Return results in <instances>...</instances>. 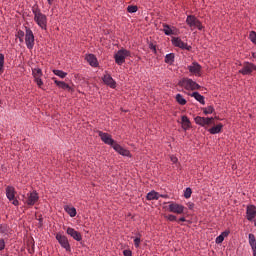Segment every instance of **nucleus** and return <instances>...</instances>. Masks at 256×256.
Instances as JSON below:
<instances>
[{
	"mask_svg": "<svg viewBox=\"0 0 256 256\" xmlns=\"http://www.w3.org/2000/svg\"><path fill=\"white\" fill-rule=\"evenodd\" d=\"M222 241H225V238L220 234V235L216 238V243H217V245L221 244Z\"/></svg>",
	"mask_w": 256,
	"mask_h": 256,
	"instance_id": "obj_39",
	"label": "nucleus"
},
{
	"mask_svg": "<svg viewBox=\"0 0 256 256\" xmlns=\"http://www.w3.org/2000/svg\"><path fill=\"white\" fill-rule=\"evenodd\" d=\"M195 123H197V125H201L202 127H205V125H211V123H213V117L205 118V117L197 116L195 118Z\"/></svg>",
	"mask_w": 256,
	"mask_h": 256,
	"instance_id": "obj_15",
	"label": "nucleus"
},
{
	"mask_svg": "<svg viewBox=\"0 0 256 256\" xmlns=\"http://www.w3.org/2000/svg\"><path fill=\"white\" fill-rule=\"evenodd\" d=\"M20 43H23V38H19Z\"/></svg>",
	"mask_w": 256,
	"mask_h": 256,
	"instance_id": "obj_50",
	"label": "nucleus"
},
{
	"mask_svg": "<svg viewBox=\"0 0 256 256\" xmlns=\"http://www.w3.org/2000/svg\"><path fill=\"white\" fill-rule=\"evenodd\" d=\"M25 43L27 49H33L35 47V35H33V31L30 30L29 28H26V33H25Z\"/></svg>",
	"mask_w": 256,
	"mask_h": 256,
	"instance_id": "obj_6",
	"label": "nucleus"
},
{
	"mask_svg": "<svg viewBox=\"0 0 256 256\" xmlns=\"http://www.w3.org/2000/svg\"><path fill=\"white\" fill-rule=\"evenodd\" d=\"M192 193H193V191L191 190V188H186L185 191H184V197H185V199H190Z\"/></svg>",
	"mask_w": 256,
	"mask_h": 256,
	"instance_id": "obj_34",
	"label": "nucleus"
},
{
	"mask_svg": "<svg viewBox=\"0 0 256 256\" xmlns=\"http://www.w3.org/2000/svg\"><path fill=\"white\" fill-rule=\"evenodd\" d=\"M130 55H131V52H129V50L120 49V50L114 55L115 63H116L117 65H123V63H125V59H127V57H129Z\"/></svg>",
	"mask_w": 256,
	"mask_h": 256,
	"instance_id": "obj_3",
	"label": "nucleus"
},
{
	"mask_svg": "<svg viewBox=\"0 0 256 256\" xmlns=\"http://www.w3.org/2000/svg\"><path fill=\"white\" fill-rule=\"evenodd\" d=\"M34 81L38 85V87H43V80H41V78H34Z\"/></svg>",
	"mask_w": 256,
	"mask_h": 256,
	"instance_id": "obj_38",
	"label": "nucleus"
},
{
	"mask_svg": "<svg viewBox=\"0 0 256 256\" xmlns=\"http://www.w3.org/2000/svg\"><path fill=\"white\" fill-rule=\"evenodd\" d=\"M177 103L179 105H187V100H185V98L183 97V95L181 94H177L176 97H175Z\"/></svg>",
	"mask_w": 256,
	"mask_h": 256,
	"instance_id": "obj_30",
	"label": "nucleus"
},
{
	"mask_svg": "<svg viewBox=\"0 0 256 256\" xmlns=\"http://www.w3.org/2000/svg\"><path fill=\"white\" fill-rule=\"evenodd\" d=\"M162 31L163 33H165V35H168L169 37H173V35H179V29H177V27L175 26H171L168 24H163Z\"/></svg>",
	"mask_w": 256,
	"mask_h": 256,
	"instance_id": "obj_11",
	"label": "nucleus"
},
{
	"mask_svg": "<svg viewBox=\"0 0 256 256\" xmlns=\"http://www.w3.org/2000/svg\"><path fill=\"white\" fill-rule=\"evenodd\" d=\"M221 129H223V124H218L210 128L209 133H211V135H217V133H221Z\"/></svg>",
	"mask_w": 256,
	"mask_h": 256,
	"instance_id": "obj_24",
	"label": "nucleus"
},
{
	"mask_svg": "<svg viewBox=\"0 0 256 256\" xmlns=\"http://www.w3.org/2000/svg\"><path fill=\"white\" fill-rule=\"evenodd\" d=\"M5 249V240L0 239V251H3Z\"/></svg>",
	"mask_w": 256,
	"mask_h": 256,
	"instance_id": "obj_42",
	"label": "nucleus"
},
{
	"mask_svg": "<svg viewBox=\"0 0 256 256\" xmlns=\"http://www.w3.org/2000/svg\"><path fill=\"white\" fill-rule=\"evenodd\" d=\"M213 111H215L213 106H208V107L204 108L205 115H211V113H213Z\"/></svg>",
	"mask_w": 256,
	"mask_h": 256,
	"instance_id": "obj_35",
	"label": "nucleus"
},
{
	"mask_svg": "<svg viewBox=\"0 0 256 256\" xmlns=\"http://www.w3.org/2000/svg\"><path fill=\"white\" fill-rule=\"evenodd\" d=\"M123 255H124V256H132L133 253L131 252V250H124V251H123Z\"/></svg>",
	"mask_w": 256,
	"mask_h": 256,
	"instance_id": "obj_44",
	"label": "nucleus"
},
{
	"mask_svg": "<svg viewBox=\"0 0 256 256\" xmlns=\"http://www.w3.org/2000/svg\"><path fill=\"white\" fill-rule=\"evenodd\" d=\"M186 23L192 29H199V31L203 30V24H201V21H199L195 15L187 16Z\"/></svg>",
	"mask_w": 256,
	"mask_h": 256,
	"instance_id": "obj_4",
	"label": "nucleus"
},
{
	"mask_svg": "<svg viewBox=\"0 0 256 256\" xmlns=\"http://www.w3.org/2000/svg\"><path fill=\"white\" fill-rule=\"evenodd\" d=\"M246 215L248 221H253V219L256 217V207L254 205H250L247 207Z\"/></svg>",
	"mask_w": 256,
	"mask_h": 256,
	"instance_id": "obj_17",
	"label": "nucleus"
},
{
	"mask_svg": "<svg viewBox=\"0 0 256 256\" xmlns=\"http://www.w3.org/2000/svg\"><path fill=\"white\" fill-rule=\"evenodd\" d=\"M220 235H222L224 238L229 236V231H224Z\"/></svg>",
	"mask_w": 256,
	"mask_h": 256,
	"instance_id": "obj_47",
	"label": "nucleus"
},
{
	"mask_svg": "<svg viewBox=\"0 0 256 256\" xmlns=\"http://www.w3.org/2000/svg\"><path fill=\"white\" fill-rule=\"evenodd\" d=\"M140 243H141V238L136 237V238L134 239V245H135V247H139Z\"/></svg>",
	"mask_w": 256,
	"mask_h": 256,
	"instance_id": "obj_40",
	"label": "nucleus"
},
{
	"mask_svg": "<svg viewBox=\"0 0 256 256\" xmlns=\"http://www.w3.org/2000/svg\"><path fill=\"white\" fill-rule=\"evenodd\" d=\"M249 38H250V41H252V43H254L256 45V32L255 31L250 32Z\"/></svg>",
	"mask_w": 256,
	"mask_h": 256,
	"instance_id": "obj_36",
	"label": "nucleus"
},
{
	"mask_svg": "<svg viewBox=\"0 0 256 256\" xmlns=\"http://www.w3.org/2000/svg\"><path fill=\"white\" fill-rule=\"evenodd\" d=\"M181 121L183 129H189L191 127V121H189L187 116H182Z\"/></svg>",
	"mask_w": 256,
	"mask_h": 256,
	"instance_id": "obj_27",
	"label": "nucleus"
},
{
	"mask_svg": "<svg viewBox=\"0 0 256 256\" xmlns=\"http://www.w3.org/2000/svg\"><path fill=\"white\" fill-rule=\"evenodd\" d=\"M34 15V21L37 23L40 29H47V16L41 12L39 8H32Z\"/></svg>",
	"mask_w": 256,
	"mask_h": 256,
	"instance_id": "obj_1",
	"label": "nucleus"
},
{
	"mask_svg": "<svg viewBox=\"0 0 256 256\" xmlns=\"http://www.w3.org/2000/svg\"><path fill=\"white\" fill-rule=\"evenodd\" d=\"M137 6H128L127 11L128 13H137Z\"/></svg>",
	"mask_w": 256,
	"mask_h": 256,
	"instance_id": "obj_37",
	"label": "nucleus"
},
{
	"mask_svg": "<svg viewBox=\"0 0 256 256\" xmlns=\"http://www.w3.org/2000/svg\"><path fill=\"white\" fill-rule=\"evenodd\" d=\"M112 149H114V151H116V153H118L119 155H122V157H131V152L129 150L123 148L117 142H116V144H114V147H112Z\"/></svg>",
	"mask_w": 256,
	"mask_h": 256,
	"instance_id": "obj_12",
	"label": "nucleus"
},
{
	"mask_svg": "<svg viewBox=\"0 0 256 256\" xmlns=\"http://www.w3.org/2000/svg\"><path fill=\"white\" fill-rule=\"evenodd\" d=\"M56 240L63 249H65L66 251H71V244H69V239H67V236L58 233L56 234Z\"/></svg>",
	"mask_w": 256,
	"mask_h": 256,
	"instance_id": "obj_8",
	"label": "nucleus"
},
{
	"mask_svg": "<svg viewBox=\"0 0 256 256\" xmlns=\"http://www.w3.org/2000/svg\"><path fill=\"white\" fill-rule=\"evenodd\" d=\"M152 49H153L154 51H156L155 46H153Z\"/></svg>",
	"mask_w": 256,
	"mask_h": 256,
	"instance_id": "obj_52",
	"label": "nucleus"
},
{
	"mask_svg": "<svg viewBox=\"0 0 256 256\" xmlns=\"http://www.w3.org/2000/svg\"><path fill=\"white\" fill-rule=\"evenodd\" d=\"M178 85L186 89V91H195L197 89H201V86L197 84V82L189 78H184L180 80Z\"/></svg>",
	"mask_w": 256,
	"mask_h": 256,
	"instance_id": "obj_2",
	"label": "nucleus"
},
{
	"mask_svg": "<svg viewBox=\"0 0 256 256\" xmlns=\"http://www.w3.org/2000/svg\"><path fill=\"white\" fill-rule=\"evenodd\" d=\"M52 80L54 81L55 85H57V87H59L60 89H64L66 91H72L71 86H69V84H67L63 81H59L55 77L52 78Z\"/></svg>",
	"mask_w": 256,
	"mask_h": 256,
	"instance_id": "obj_20",
	"label": "nucleus"
},
{
	"mask_svg": "<svg viewBox=\"0 0 256 256\" xmlns=\"http://www.w3.org/2000/svg\"><path fill=\"white\" fill-rule=\"evenodd\" d=\"M54 75H57V77H60L61 79H65L67 77V72H64L63 70H53Z\"/></svg>",
	"mask_w": 256,
	"mask_h": 256,
	"instance_id": "obj_31",
	"label": "nucleus"
},
{
	"mask_svg": "<svg viewBox=\"0 0 256 256\" xmlns=\"http://www.w3.org/2000/svg\"><path fill=\"white\" fill-rule=\"evenodd\" d=\"M15 187L13 186H8L6 187V196L7 199H9V201H13L14 197H15Z\"/></svg>",
	"mask_w": 256,
	"mask_h": 256,
	"instance_id": "obj_21",
	"label": "nucleus"
},
{
	"mask_svg": "<svg viewBox=\"0 0 256 256\" xmlns=\"http://www.w3.org/2000/svg\"><path fill=\"white\" fill-rule=\"evenodd\" d=\"M170 159H171L172 163H177V161H178L177 157H175V156H171Z\"/></svg>",
	"mask_w": 256,
	"mask_h": 256,
	"instance_id": "obj_46",
	"label": "nucleus"
},
{
	"mask_svg": "<svg viewBox=\"0 0 256 256\" xmlns=\"http://www.w3.org/2000/svg\"><path fill=\"white\" fill-rule=\"evenodd\" d=\"M191 97H194L196 101L200 102L201 105H205V97L203 95H200L199 92H193L191 94Z\"/></svg>",
	"mask_w": 256,
	"mask_h": 256,
	"instance_id": "obj_23",
	"label": "nucleus"
},
{
	"mask_svg": "<svg viewBox=\"0 0 256 256\" xmlns=\"http://www.w3.org/2000/svg\"><path fill=\"white\" fill-rule=\"evenodd\" d=\"M102 80H103V83H105V85H107L111 89H115V87H117V82H115L113 77H111L109 74H105L102 77Z\"/></svg>",
	"mask_w": 256,
	"mask_h": 256,
	"instance_id": "obj_14",
	"label": "nucleus"
},
{
	"mask_svg": "<svg viewBox=\"0 0 256 256\" xmlns=\"http://www.w3.org/2000/svg\"><path fill=\"white\" fill-rule=\"evenodd\" d=\"M248 243L252 249L253 252V256H256V238H255V234H249L248 235Z\"/></svg>",
	"mask_w": 256,
	"mask_h": 256,
	"instance_id": "obj_19",
	"label": "nucleus"
},
{
	"mask_svg": "<svg viewBox=\"0 0 256 256\" xmlns=\"http://www.w3.org/2000/svg\"><path fill=\"white\" fill-rule=\"evenodd\" d=\"M53 1H55V0H47V2H48L50 5H53Z\"/></svg>",
	"mask_w": 256,
	"mask_h": 256,
	"instance_id": "obj_49",
	"label": "nucleus"
},
{
	"mask_svg": "<svg viewBox=\"0 0 256 256\" xmlns=\"http://www.w3.org/2000/svg\"><path fill=\"white\" fill-rule=\"evenodd\" d=\"M172 45H174V47H179V49L191 51V46H188L187 43L183 42L179 37H172Z\"/></svg>",
	"mask_w": 256,
	"mask_h": 256,
	"instance_id": "obj_10",
	"label": "nucleus"
},
{
	"mask_svg": "<svg viewBox=\"0 0 256 256\" xmlns=\"http://www.w3.org/2000/svg\"><path fill=\"white\" fill-rule=\"evenodd\" d=\"M253 71H256V65L251 62H244L239 73L241 75H253Z\"/></svg>",
	"mask_w": 256,
	"mask_h": 256,
	"instance_id": "obj_5",
	"label": "nucleus"
},
{
	"mask_svg": "<svg viewBox=\"0 0 256 256\" xmlns=\"http://www.w3.org/2000/svg\"><path fill=\"white\" fill-rule=\"evenodd\" d=\"M64 209L66 213L70 215V217H75V215H77V210L75 209V207L65 206Z\"/></svg>",
	"mask_w": 256,
	"mask_h": 256,
	"instance_id": "obj_28",
	"label": "nucleus"
},
{
	"mask_svg": "<svg viewBox=\"0 0 256 256\" xmlns=\"http://www.w3.org/2000/svg\"><path fill=\"white\" fill-rule=\"evenodd\" d=\"M67 235H70L75 241H81L83 239V236L79 232H77L75 229L68 227L66 230Z\"/></svg>",
	"mask_w": 256,
	"mask_h": 256,
	"instance_id": "obj_16",
	"label": "nucleus"
},
{
	"mask_svg": "<svg viewBox=\"0 0 256 256\" xmlns=\"http://www.w3.org/2000/svg\"><path fill=\"white\" fill-rule=\"evenodd\" d=\"M0 233H2L3 235H7V233H9V226H7L6 224H2L0 226Z\"/></svg>",
	"mask_w": 256,
	"mask_h": 256,
	"instance_id": "obj_33",
	"label": "nucleus"
},
{
	"mask_svg": "<svg viewBox=\"0 0 256 256\" xmlns=\"http://www.w3.org/2000/svg\"><path fill=\"white\" fill-rule=\"evenodd\" d=\"M169 211L171 213H177V215H182L183 211H185V206L177 203L169 204Z\"/></svg>",
	"mask_w": 256,
	"mask_h": 256,
	"instance_id": "obj_13",
	"label": "nucleus"
},
{
	"mask_svg": "<svg viewBox=\"0 0 256 256\" xmlns=\"http://www.w3.org/2000/svg\"><path fill=\"white\" fill-rule=\"evenodd\" d=\"M11 201H12V205H15V207H19V200H17V199L14 197V199H12Z\"/></svg>",
	"mask_w": 256,
	"mask_h": 256,
	"instance_id": "obj_43",
	"label": "nucleus"
},
{
	"mask_svg": "<svg viewBox=\"0 0 256 256\" xmlns=\"http://www.w3.org/2000/svg\"><path fill=\"white\" fill-rule=\"evenodd\" d=\"M37 201H39V194H37V192L33 191L27 194L25 201L26 205L33 207Z\"/></svg>",
	"mask_w": 256,
	"mask_h": 256,
	"instance_id": "obj_9",
	"label": "nucleus"
},
{
	"mask_svg": "<svg viewBox=\"0 0 256 256\" xmlns=\"http://www.w3.org/2000/svg\"><path fill=\"white\" fill-rule=\"evenodd\" d=\"M188 70L194 75H201V65H199L197 62H194L192 65L188 66Z\"/></svg>",
	"mask_w": 256,
	"mask_h": 256,
	"instance_id": "obj_18",
	"label": "nucleus"
},
{
	"mask_svg": "<svg viewBox=\"0 0 256 256\" xmlns=\"http://www.w3.org/2000/svg\"><path fill=\"white\" fill-rule=\"evenodd\" d=\"M159 197H161V195H159V193L155 192L154 190L147 194L148 201L157 200Z\"/></svg>",
	"mask_w": 256,
	"mask_h": 256,
	"instance_id": "obj_26",
	"label": "nucleus"
},
{
	"mask_svg": "<svg viewBox=\"0 0 256 256\" xmlns=\"http://www.w3.org/2000/svg\"><path fill=\"white\" fill-rule=\"evenodd\" d=\"M86 61L91 65V67H97L98 62H97V57L93 54H89L86 56Z\"/></svg>",
	"mask_w": 256,
	"mask_h": 256,
	"instance_id": "obj_22",
	"label": "nucleus"
},
{
	"mask_svg": "<svg viewBox=\"0 0 256 256\" xmlns=\"http://www.w3.org/2000/svg\"><path fill=\"white\" fill-rule=\"evenodd\" d=\"M178 221L181 223H185V217H181Z\"/></svg>",
	"mask_w": 256,
	"mask_h": 256,
	"instance_id": "obj_48",
	"label": "nucleus"
},
{
	"mask_svg": "<svg viewBox=\"0 0 256 256\" xmlns=\"http://www.w3.org/2000/svg\"><path fill=\"white\" fill-rule=\"evenodd\" d=\"M23 37H25V32H23V31H18V39H21V38H23Z\"/></svg>",
	"mask_w": 256,
	"mask_h": 256,
	"instance_id": "obj_45",
	"label": "nucleus"
},
{
	"mask_svg": "<svg viewBox=\"0 0 256 256\" xmlns=\"http://www.w3.org/2000/svg\"><path fill=\"white\" fill-rule=\"evenodd\" d=\"M98 135L101 139V141H103V143H105V145H110V147H114L117 142L115 140H113V138L111 137V135L109 133H105L103 131H98Z\"/></svg>",
	"mask_w": 256,
	"mask_h": 256,
	"instance_id": "obj_7",
	"label": "nucleus"
},
{
	"mask_svg": "<svg viewBox=\"0 0 256 256\" xmlns=\"http://www.w3.org/2000/svg\"><path fill=\"white\" fill-rule=\"evenodd\" d=\"M254 225H255V227H256V218H255V220H254Z\"/></svg>",
	"mask_w": 256,
	"mask_h": 256,
	"instance_id": "obj_51",
	"label": "nucleus"
},
{
	"mask_svg": "<svg viewBox=\"0 0 256 256\" xmlns=\"http://www.w3.org/2000/svg\"><path fill=\"white\" fill-rule=\"evenodd\" d=\"M5 67V55L0 53V73H3Z\"/></svg>",
	"mask_w": 256,
	"mask_h": 256,
	"instance_id": "obj_32",
	"label": "nucleus"
},
{
	"mask_svg": "<svg viewBox=\"0 0 256 256\" xmlns=\"http://www.w3.org/2000/svg\"><path fill=\"white\" fill-rule=\"evenodd\" d=\"M32 75L34 79L41 78L43 76V71L40 68L33 69Z\"/></svg>",
	"mask_w": 256,
	"mask_h": 256,
	"instance_id": "obj_29",
	"label": "nucleus"
},
{
	"mask_svg": "<svg viewBox=\"0 0 256 256\" xmlns=\"http://www.w3.org/2000/svg\"><path fill=\"white\" fill-rule=\"evenodd\" d=\"M164 61H165V63H167L168 65H173V63H175V54H174V53L167 54V55L165 56Z\"/></svg>",
	"mask_w": 256,
	"mask_h": 256,
	"instance_id": "obj_25",
	"label": "nucleus"
},
{
	"mask_svg": "<svg viewBox=\"0 0 256 256\" xmlns=\"http://www.w3.org/2000/svg\"><path fill=\"white\" fill-rule=\"evenodd\" d=\"M166 218L168 219V221H177V216L175 215H168L166 216Z\"/></svg>",
	"mask_w": 256,
	"mask_h": 256,
	"instance_id": "obj_41",
	"label": "nucleus"
}]
</instances>
